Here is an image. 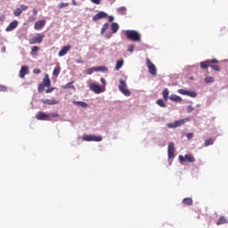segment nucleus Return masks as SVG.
I'll use <instances>...</instances> for the list:
<instances>
[{
	"mask_svg": "<svg viewBox=\"0 0 228 228\" xmlns=\"http://www.w3.org/2000/svg\"><path fill=\"white\" fill-rule=\"evenodd\" d=\"M28 5H21V12H26L28 10Z\"/></svg>",
	"mask_w": 228,
	"mask_h": 228,
	"instance_id": "obj_49",
	"label": "nucleus"
},
{
	"mask_svg": "<svg viewBox=\"0 0 228 228\" xmlns=\"http://www.w3.org/2000/svg\"><path fill=\"white\" fill-rule=\"evenodd\" d=\"M119 28L120 27L118 25V23H115V22L111 23L110 29L113 34L117 33V31H118Z\"/></svg>",
	"mask_w": 228,
	"mask_h": 228,
	"instance_id": "obj_23",
	"label": "nucleus"
},
{
	"mask_svg": "<svg viewBox=\"0 0 228 228\" xmlns=\"http://www.w3.org/2000/svg\"><path fill=\"white\" fill-rule=\"evenodd\" d=\"M39 49H40V48H39L38 46H33V47L31 48V54H32V55H35L36 53L38 52Z\"/></svg>",
	"mask_w": 228,
	"mask_h": 228,
	"instance_id": "obj_38",
	"label": "nucleus"
},
{
	"mask_svg": "<svg viewBox=\"0 0 228 228\" xmlns=\"http://www.w3.org/2000/svg\"><path fill=\"white\" fill-rule=\"evenodd\" d=\"M157 104L159 105V106H160V108H165L167 105L165 104V102H163V100H161V99H159L158 101H157Z\"/></svg>",
	"mask_w": 228,
	"mask_h": 228,
	"instance_id": "obj_37",
	"label": "nucleus"
},
{
	"mask_svg": "<svg viewBox=\"0 0 228 228\" xmlns=\"http://www.w3.org/2000/svg\"><path fill=\"white\" fill-rule=\"evenodd\" d=\"M115 20V18L113 16H109V22H113Z\"/></svg>",
	"mask_w": 228,
	"mask_h": 228,
	"instance_id": "obj_51",
	"label": "nucleus"
},
{
	"mask_svg": "<svg viewBox=\"0 0 228 228\" xmlns=\"http://www.w3.org/2000/svg\"><path fill=\"white\" fill-rule=\"evenodd\" d=\"M43 85L45 86H46L47 88H49V86H51V78H49V75L45 74V77L43 79Z\"/></svg>",
	"mask_w": 228,
	"mask_h": 228,
	"instance_id": "obj_20",
	"label": "nucleus"
},
{
	"mask_svg": "<svg viewBox=\"0 0 228 228\" xmlns=\"http://www.w3.org/2000/svg\"><path fill=\"white\" fill-rule=\"evenodd\" d=\"M146 65L148 67V70L151 76H156L158 74V70L156 69V65L151 61V59H146Z\"/></svg>",
	"mask_w": 228,
	"mask_h": 228,
	"instance_id": "obj_4",
	"label": "nucleus"
},
{
	"mask_svg": "<svg viewBox=\"0 0 228 228\" xmlns=\"http://www.w3.org/2000/svg\"><path fill=\"white\" fill-rule=\"evenodd\" d=\"M213 143H215V139H207L204 142V147H209V145H213Z\"/></svg>",
	"mask_w": 228,
	"mask_h": 228,
	"instance_id": "obj_26",
	"label": "nucleus"
},
{
	"mask_svg": "<svg viewBox=\"0 0 228 228\" xmlns=\"http://www.w3.org/2000/svg\"><path fill=\"white\" fill-rule=\"evenodd\" d=\"M224 224H227V218L222 216L216 222V225H224Z\"/></svg>",
	"mask_w": 228,
	"mask_h": 228,
	"instance_id": "obj_22",
	"label": "nucleus"
},
{
	"mask_svg": "<svg viewBox=\"0 0 228 228\" xmlns=\"http://www.w3.org/2000/svg\"><path fill=\"white\" fill-rule=\"evenodd\" d=\"M41 102H43V104H47L48 106H54L56 104H60V101L56 99H43L41 100Z\"/></svg>",
	"mask_w": 228,
	"mask_h": 228,
	"instance_id": "obj_14",
	"label": "nucleus"
},
{
	"mask_svg": "<svg viewBox=\"0 0 228 228\" xmlns=\"http://www.w3.org/2000/svg\"><path fill=\"white\" fill-rule=\"evenodd\" d=\"M82 140L84 142H102V136L89 134L83 136Z\"/></svg>",
	"mask_w": 228,
	"mask_h": 228,
	"instance_id": "obj_5",
	"label": "nucleus"
},
{
	"mask_svg": "<svg viewBox=\"0 0 228 228\" xmlns=\"http://www.w3.org/2000/svg\"><path fill=\"white\" fill-rule=\"evenodd\" d=\"M106 17H108V14L106 12H100L93 17V20H94V22H97V20H99L101 19H106Z\"/></svg>",
	"mask_w": 228,
	"mask_h": 228,
	"instance_id": "obj_16",
	"label": "nucleus"
},
{
	"mask_svg": "<svg viewBox=\"0 0 228 228\" xmlns=\"http://www.w3.org/2000/svg\"><path fill=\"white\" fill-rule=\"evenodd\" d=\"M183 204H185L186 206H191V204H193V201H191V200H183Z\"/></svg>",
	"mask_w": 228,
	"mask_h": 228,
	"instance_id": "obj_42",
	"label": "nucleus"
},
{
	"mask_svg": "<svg viewBox=\"0 0 228 228\" xmlns=\"http://www.w3.org/2000/svg\"><path fill=\"white\" fill-rule=\"evenodd\" d=\"M13 13L14 17H20V15H22V10L20 8H16Z\"/></svg>",
	"mask_w": 228,
	"mask_h": 228,
	"instance_id": "obj_28",
	"label": "nucleus"
},
{
	"mask_svg": "<svg viewBox=\"0 0 228 228\" xmlns=\"http://www.w3.org/2000/svg\"><path fill=\"white\" fill-rule=\"evenodd\" d=\"M105 38H111V34H106Z\"/></svg>",
	"mask_w": 228,
	"mask_h": 228,
	"instance_id": "obj_55",
	"label": "nucleus"
},
{
	"mask_svg": "<svg viewBox=\"0 0 228 228\" xmlns=\"http://www.w3.org/2000/svg\"><path fill=\"white\" fill-rule=\"evenodd\" d=\"M186 122H190L189 118H185L183 119L176 120L174 123H168L167 125V127H168L169 129H175L177 127H181V126H184V124H186Z\"/></svg>",
	"mask_w": 228,
	"mask_h": 228,
	"instance_id": "obj_2",
	"label": "nucleus"
},
{
	"mask_svg": "<svg viewBox=\"0 0 228 228\" xmlns=\"http://www.w3.org/2000/svg\"><path fill=\"white\" fill-rule=\"evenodd\" d=\"M61 72V67L56 66L53 69V76L54 77H58L60 76V73Z\"/></svg>",
	"mask_w": 228,
	"mask_h": 228,
	"instance_id": "obj_21",
	"label": "nucleus"
},
{
	"mask_svg": "<svg viewBox=\"0 0 228 228\" xmlns=\"http://www.w3.org/2000/svg\"><path fill=\"white\" fill-rule=\"evenodd\" d=\"M54 90V88H48L45 90V94H51V92H53Z\"/></svg>",
	"mask_w": 228,
	"mask_h": 228,
	"instance_id": "obj_50",
	"label": "nucleus"
},
{
	"mask_svg": "<svg viewBox=\"0 0 228 228\" xmlns=\"http://www.w3.org/2000/svg\"><path fill=\"white\" fill-rule=\"evenodd\" d=\"M62 88H64V90H70V88H72V90H76V87L74 86V82H69L68 84L63 86Z\"/></svg>",
	"mask_w": 228,
	"mask_h": 228,
	"instance_id": "obj_24",
	"label": "nucleus"
},
{
	"mask_svg": "<svg viewBox=\"0 0 228 228\" xmlns=\"http://www.w3.org/2000/svg\"><path fill=\"white\" fill-rule=\"evenodd\" d=\"M94 72H97L96 68H90V69H87V70H86V74H88V76L94 74Z\"/></svg>",
	"mask_w": 228,
	"mask_h": 228,
	"instance_id": "obj_34",
	"label": "nucleus"
},
{
	"mask_svg": "<svg viewBox=\"0 0 228 228\" xmlns=\"http://www.w3.org/2000/svg\"><path fill=\"white\" fill-rule=\"evenodd\" d=\"M29 74V68L28 66H21L19 76L21 79L26 77V75Z\"/></svg>",
	"mask_w": 228,
	"mask_h": 228,
	"instance_id": "obj_13",
	"label": "nucleus"
},
{
	"mask_svg": "<svg viewBox=\"0 0 228 228\" xmlns=\"http://www.w3.org/2000/svg\"><path fill=\"white\" fill-rule=\"evenodd\" d=\"M168 94H169V92H168L167 88L163 90L162 95H163L164 100L168 101Z\"/></svg>",
	"mask_w": 228,
	"mask_h": 228,
	"instance_id": "obj_29",
	"label": "nucleus"
},
{
	"mask_svg": "<svg viewBox=\"0 0 228 228\" xmlns=\"http://www.w3.org/2000/svg\"><path fill=\"white\" fill-rule=\"evenodd\" d=\"M108 28H110V24L105 23V24L102 26V28L101 35H104V33H106V30L108 29Z\"/></svg>",
	"mask_w": 228,
	"mask_h": 228,
	"instance_id": "obj_32",
	"label": "nucleus"
},
{
	"mask_svg": "<svg viewBox=\"0 0 228 228\" xmlns=\"http://www.w3.org/2000/svg\"><path fill=\"white\" fill-rule=\"evenodd\" d=\"M8 90V87L5 86L0 85V92H6Z\"/></svg>",
	"mask_w": 228,
	"mask_h": 228,
	"instance_id": "obj_41",
	"label": "nucleus"
},
{
	"mask_svg": "<svg viewBox=\"0 0 228 228\" xmlns=\"http://www.w3.org/2000/svg\"><path fill=\"white\" fill-rule=\"evenodd\" d=\"M71 3L74 6H77V2H76V0H71Z\"/></svg>",
	"mask_w": 228,
	"mask_h": 228,
	"instance_id": "obj_52",
	"label": "nucleus"
},
{
	"mask_svg": "<svg viewBox=\"0 0 228 228\" xmlns=\"http://www.w3.org/2000/svg\"><path fill=\"white\" fill-rule=\"evenodd\" d=\"M40 72H42V70H40L39 69H35L33 70V73H34V74H40Z\"/></svg>",
	"mask_w": 228,
	"mask_h": 228,
	"instance_id": "obj_47",
	"label": "nucleus"
},
{
	"mask_svg": "<svg viewBox=\"0 0 228 228\" xmlns=\"http://www.w3.org/2000/svg\"><path fill=\"white\" fill-rule=\"evenodd\" d=\"M89 88L94 94H102V87L95 83H91Z\"/></svg>",
	"mask_w": 228,
	"mask_h": 228,
	"instance_id": "obj_8",
	"label": "nucleus"
},
{
	"mask_svg": "<svg viewBox=\"0 0 228 228\" xmlns=\"http://www.w3.org/2000/svg\"><path fill=\"white\" fill-rule=\"evenodd\" d=\"M73 104H76L77 106H80L81 108H88V103L81 101L73 102Z\"/></svg>",
	"mask_w": 228,
	"mask_h": 228,
	"instance_id": "obj_25",
	"label": "nucleus"
},
{
	"mask_svg": "<svg viewBox=\"0 0 228 228\" xmlns=\"http://www.w3.org/2000/svg\"><path fill=\"white\" fill-rule=\"evenodd\" d=\"M37 120H51V115L46 114L44 111H40L36 116Z\"/></svg>",
	"mask_w": 228,
	"mask_h": 228,
	"instance_id": "obj_10",
	"label": "nucleus"
},
{
	"mask_svg": "<svg viewBox=\"0 0 228 228\" xmlns=\"http://www.w3.org/2000/svg\"><path fill=\"white\" fill-rule=\"evenodd\" d=\"M69 5V3H61V4H59V5H58V8H66V6H68Z\"/></svg>",
	"mask_w": 228,
	"mask_h": 228,
	"instance_id": "obj_39",
	"label": "nucleus"
},
{
	"mask_svg": "<svg viewBox=\"0 0 228 228\" xmlns=\"http://www.w3.org/2000/svg\"><path fill=\"white\" fill-rule=\"evenodd\" d=\"M47 21L45 20H37L35 23L34 28L38 31L39 29H42L45 26Z\"/></svg>",
	"mask_w": 228,
	"mask_h": 228,
	"instance_id": "obj_15",
	"label": "nucleus"
},
{
	"mask_svg": "<svg viewBox=\"0 0 228 228\" xmlns=\"http://www.w3.org/2000/svg\"><path fill=\"white\" fill-rule=\"evenodd\" d=\"M178 158L181 163H184V161H188V163H193L195 161V157L191 154H186L185 156L179 155Z\"/></svg>",
	"mask_w": 228,
	"mask_h": 228,
	"instance_id": "obj_6",
	"label": "nucleus"
},
{
	"mask_svg": "<svg viewBox=\"0 0 228 228\" xmlns=\"http://www.w3.org/2000/svg\"><path fill=\"white\" fill-rule=\"evenodd\" d=\"M76 62L77 63H85V61L83 60H77Z\"/></svg>",
	"mask_w": 228,
	"mask_h": 228,
	"instance_id": "obj_54",
	"label": "nucleus"
},
{
	"mask_svg": "<svg viewBox=\"0 0 228 228\" xmlns=\"http://www.w3.org/2000/svg\"><path fill=\"white\" fill-rule=\"evenodd\" d=\"M170 101H173V102H183V98L181 96L176 94H171L169 96Z\"/></svg>",
	"mask_w": 228,
	"mask_h": 228,
	"instance_id": "obj_19",
	"label": "nucleus"
},
{
	"mask_svg": "<svg viewBox=\"0 0 228 228\" xmlns=\"http://www.w3.org/2000/svg\"><path fill=\"white\" fill-rule=\"evenodd\" d=\"M50 117H53V118H58V117H60V114L53 112L52 114H50Z\"/></svg>",
	"mask_w": 228,
	"mask_h": 228,
	"instance_id": "obj_44",
	"label": "nucleus"
},
{
	"mask_svg": "<svg viewBox=\"0 0 228 228\" xmlns=\"http://www.w3.org/2000/svg\"><path fill=\"white\" fill-rule=\"evenodd\" d=\"M195 109L191 105L187 106V113H191Z\"/></svg>",
	"mask_w": 228,
	"mask_h": 228,
	"instance_id": "obj_40",
	"label": "nucleus"
},
{
	"mask_svg": "<svg viewBox=\"0 0 228 228\" xmlns=\"http://www.w3.org/2000/svg\"><path fill=\"white\" fill-rule=\"evenodd\" d=\"M37 90H38L39 94H42V92H44V90H45V86L44 84H39Z\"/></svg>",
	"mask_w": 228,
	"mask_h": 228,
	"instance_id": "obj_36",
	"label": "nucleus"
},
{
	"mask_svg": "<svg viewBox=\"0 0 228 228\" xmlns=\"http://www.w3.org/2000/svg\"><path fill=\"white\" fill-rule=\"evenodd\" d=\"M186 137L188 138V140H191L193 138V133H188L186 134Z\"/></svg>",
	"mask_w": 228,
	"mask_h": 228,
	"instance_id": "obj_45",
	"label": "nucleus"
},
{
	"mask_svg": "<svg viewBox=\"0 0 228 228\" xmlns=\"http://www.w3.org/2000/svg\"><path fill=\"white\" fill-rule=\"evenodd\" d=\"M183 200H191V198H184Z\"/></svg>",
	"mask_w": 228,
	"mask_h": 228,
	"instance_id": "obj_56",
	"label": "nucleus"
},
{
	"mask_svg": "<svg viewBox=\"0 0 228 228\" xmlns=\"http://www.w3.org/2000/svg\"><path fill=\"white\" fill-rule=\"evenodd\" d=\"M33 13H34V15H38V10L33 9Z\"/></svg>",
	"mask_w": 228,
	"mask_h": 228,
	"instance_id": "obj_53",
	"label": "nucleus"
},
{
	"mask_svg": "<svg viewBox=\"0 0 228 228\" xmlns=\"http://www.w3.org/2000/svg\"><path fill=\"white\" fill-rule=\"evenodd\" d=\"M178 94L181 95H188V97H197V93L193 91H187L186 89H178Z\"/></svg>",
	"mask_w": 228,
	"mask_h": 228,
	"instance_id": "obj_11",
	"label": "nucleus"
},
{
	"mask_svg": "<svg viewBox=\"0 0 228 228\" xmlns=\"http://www.w3.org/2000/svg\"><path fill=\"white\" fill-rule=\"evenodd\" d=\"M205 83H207V85H209V83H215V78L213 77H206Z\"/></svg>",
	"mask_w": 228,
	"mask_h": 228,
	"instance_id": "obj_31",
	"label": "nucleus"
},
{
	"mask_svg": "<svg viewBox=\"0 0 228 228\" xmlns=\"http://www.w3.org/2000/svg\"><path fill=\"white\" fill-rule=\"evenodd\" d=\"M124 66V60H119L116 63V70H120L122 67Z\"/></svg>",
	"mask_w": 228,
	"mask_h": 228,
	"instance_id": "obj_27",
	"label": "nucleus"
},
{
	"mask_svg": "<svg viewBox=\"0 0 228 228\" xmlns=\"http://www.w3.org/2000/svg\"><path fill=\"white\" fill-rule=\"evenodd\" d=\"M44 37H45L44 34H38L37 37H32L31 39H29L30 45H33L35 44H42Z\"/></svg>",
	"mask_w": 228,
	"mask_h": 228,
	"instance_id": "obj_7",
	"label": "nucleus"
},
{
	"mask_svg": "<svg viewBox=\"0 0 228 228\" xmlns=\"http://www.w3.org/2000/svg\"><path fill=\"white\" fill-rule=\"evenodd\" d=\"M70 49H72V46H70V45L63 46L58 53L59 56H65V54H67Z\"/></svg>",
	"mask_w": 228,
	"mask_h": 228,
	"instance_id": "obj_17",
	"label": "nucleus"
},
{
	"mask_svg": "<svg viewBox=\"0 0 228 228\" xmlns=\"http://www.w3.org/2000/svg\"><path fill=\"white\" fill-rule=\"evenodd\" d=\"M210 69H212L213 70H216V72H220V66L216 65V64H213L210 63Z\"/></svg>",
	"mask_w": 228,
	"mask_h": 228,
	"instance_id": "obj_30",
	"label": "nucleus"
},
{
	"mask_svg": "<svg viewBox=\"0 0 228 228\" xmlns=\"http://www.w3.org/2000/svg\"><path fill=\"white\" fill-rule=\"evenodd\" d=\"M100 81L103 85V86H106V79L104 77H102Z\"/></svg>",
	"mask_w": 228,
	"mask_h": 228,
	"instance_id": "obj_46",
	"label": "nucleus"
},
{
	"mask_svg": "<svg viewBox=\"0 0 228 228\" xmlns=\"http://www.w3.org/2000/svg\"><path fill=\"white\" fill-rule=\"evenodd\" d=\"M94 4H101V0H91Z\"/></svg>",
	"mask_w": 228,
	"mask_h": 228,
	"instance_id": "obj_48",
	"label": "nucleus"
},
{
	"mask_svg": "<svg viewBox=\"0 0 228 228\" xmlns=\"http://www.w3.org/2000/svg\"><path fill=\"white\" fill-rule=\"evenodd\" d=\"M128 53H133L134 51V45H130L127 49Z\"/></svg>",
	"mask_w": 228,
	"mask_h": 228,
	"instance_id": "obj_43",
	"label": "nucleus"
},
{
	"mask_svg": "<svg viewBox=\"0 0 228 228\" xmlns=\"http://www.w3.org/2000/svg\"><path fill=\"white\" fill-rule=\"evenodd\" d=\"M174 154H175V145L174 142H169L167 148V156L169 159L174 158Z\"/></svg>",
	"mask_w": 228,
	"mask_h": 228,
	"instance_id": "obj_9",
	"label": "nucleus"
},
{
	"mask_svg": "<svg viewBox=\"0 0 228 228\" xmlns=\"http://www.w3.org/2000/svg\"><path fill=\"white\" fill-rule=\"evenodd\" d=\"M17 26H19V21L13 20L8 25V27H6L5 31H13Z\"/></svg>",
	"mask_w": 228,
	"mask_h": 228,
	"instance_id": "obj_18",
	"label": "nucleus"
},
{
	"mask_svg": "<svg viewBox=\"0 0 228 228\" xmlns=\"http://www.w3.org/2000/svg\"><path fill=\"white\" fill-rule=\"evenodd\" d=\"M118 90L119 92H121V94H124L126 97H129V95H131V91L127 89V84L122 78L119 79Z\"/></svg>",
	"mask_w": 228,
	"mask_h": 228,
	"instance_id": "obj_3",
	"label": "nucleus"
},
{
	"mask_svg": "<svg viewBox=\"0 0 228 228\" xmlns=\"http://www.w3.org/2000/svg\"><path fill=\"white\" fill-rule=\"evenodd\" d=\"M118 13H120V15H126V12H127V9L126 7H120L118 10Z\"/></svg>",
	"mask_w": 228,
	"mask_h": 228,
	"instance_id": "obj_33",
	"label": "nucleus"
},
{
	"mask_svg": "<svg viewBox=\"0 0 228 228\" xmlns=\"http://www.w3.org/2000/svg\"><path fill=\"white\" fill-rule=\"evenodd\" d=\"M125 35L127 40H131L132 42H140L142 40V36L136 30H126Z\"/></svg>",
	"mask_w": 228,
	"mask_h": 228,
	"instance_id": "obj_1",
	"label": "nucleus"
},
{
	"mask_svg": "<svg viewBox=\"0 0 228 228\" xmlns=\"http://www.w3.org/2000/svg\"><path fill=\"white\" fill-rule=\"evenodd\" d=\"M108 70L107 67L101 66V67H96V72L102 71V72H106Z\"/></svg>",
	"mask_w": 228,
	"mask_h": 228,
	"instance_id": "obj_35",
	"label": "nucleus"
},
{
	"mask_svg": "<svg viewBox=\"0 0 228 228\" xmlns=\"http://www.w3.org/2000/svg\"><path fill=\"white\" fill-rule=\"evenodd\" d=\"M210 63H218V60L211 59V60H207L206 61H201L200 67L201 69H208V67H210Z\"/></svg>",
	"mask_w": 228,
	"mask_h": 228,
	"instance_id": "obj_12",
	"label": "nucleus"
}]
</instances>
